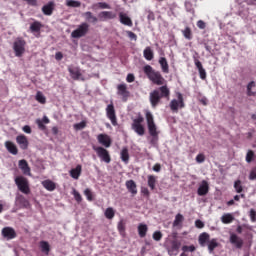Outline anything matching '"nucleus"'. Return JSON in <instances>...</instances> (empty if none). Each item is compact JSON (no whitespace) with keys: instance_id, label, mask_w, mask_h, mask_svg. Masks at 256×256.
Here are the masks:
<instances>
[{"instance_id":"c03bdc74","label":"nucleus","mask_w":256,"mask_h":256,"mask_svg":"<svg viewBox=\"0 0 256 256\" xmlns=\"http://www.w3.org/2000/svg\"><path fill=\"white\" fill-rule=\"evenodd\" d=\"M111 9V6L105 2H98L96 4H93L92 9Z\"/></svg>"},{"instance_id":"c85d7f7f","label":"nucleus","mask_w":256,"mask_h":256,"mask_svg":"<svg viewBox=\"0 0 256 256\" xmlns=\"http://www.w3.org/2000/svg\"><path fill=\"white\" fill-rule=\"evenodd\" d=\"M41 252L44 253V255H49L51 251V245H49V242L42 240L39 243Z\"/></svg>"},{"instance_id":"13d9d810","label":"nucleus","mask_w":256,"mask_h":256,"mask_svg":"<svg viewBox=\"0 0 256 256\" xmlns=\"http://www.w3.org/2000/svg\"><path fill=\"white\" fill-rule=\"evenodd\" d=\"M196 161L198 163H204L205 162V154L200 153L196 156Z\"/></svg>"},{"instance_id":"7c9ffc66","label":"nucleus","mask_w":256,"mask_h":256,"mask_svg":"<svg viewBox=\"0 0 256 256\" xmlns=\"http://www.w3.org/2000/svg\"><path fill=\"white\" fill-rule=\"evenodd\" d=\"M68 71H69L72 79H74V81H77L81 78V70H79L78 67L68 68Z\"/></svg>"},{"instance_id":"423d86ee","label":"nucleus","mask_w":256,"mask_h":256,"mask_svg":"<svg viewBox=\"0 0 256 256\" xmlns=\"http://www.w3.org/2000/svg\"><path fill=\"white\" fill-rule=\"evenodd\" d=\"M93 151H95L101 161L107 164L111 163V154H109L107 149L101 146H93Z\"/></svg>"},{"instance_id":"4468645a","label":"nucleus","mask_w":256,"mask_h":256,"mask_svg":"<svg viewBox=\"0 0 256 256\" xmlns=\"http://www.w3.org/2000/svg\"><path fill=\"white\" fill-rule=\"evenodd\" d=\"M2 236L8 240L15 239V237H17V232L11 227H4L2 229Z\"/></svg>"},{"instance_id":"0e129e2a","label":"nucleus","mask_w":256,"mask_h":256,"mask_svg":"<svg viewBox=\"0 0 256 256\" xmlns=\"http://www.w3.org/2000/svg\"><path fill=\"white\" fill-rule=\"evenodd\" d=\"M127 83H133L135 81V75L133 74H128L126 77Z\"/></svg>"},{"instance_id":"8fccbe9b","label":"nucleus","mask_w":256,"mask_h":256,"mask_svg":"<svg viewBox=\"0 0 256 256\" xmlns=\"http://www.w3.org/2000/svg\"><path fill=\"white\" fill-rule=\"evenodd\" d=\"M87 127L86 121H81L80 123L74 124L75 131H81Z\"/></svg>"},{"instance_id":"603ef678","label":"nucleus","mask_w":256,"mask_h":256,"mask_svg":"<svg viewBox=\"0 0 256 256\" xmlns=\"http://www.w3.org/2000/svg\"><path fill=\"white\" fill-rule=\"evenodd\" d=\"M67 7H81V2L76 0H68L66 2Z\"/></svg>"},{"instance_id":"9b49d317","label":"nucleus","mask_w":256,"mask_h":256,"mask_svg":"<svg viewBox=\"0 0 256 256\" xmlns=\"http://www.w3.org/2000/svg\"><path fill=\"white\" fill-rule=\"evenodd\" d=\"M117 95L122 98V101H127L129 99V90H127V84H119L117 86Z\"/></svg>"},{"instance_id":"3c124183","label":"nucleus","mask_w":256,"mask_h":256,"mask_svg":"<svg viewBox=\"0 0 256 256\" xmlns=\"http://www.w3.org/2000/svg\"><path fill=\"white\" fill-rule=\"evenodd\" d=\"M254 157H255V152H253V150H248V152L246 154V162L247 163H252Z\"/></svg>"},{"instance_id":"412c9836","label":"nucleus","mask_w":256,"mask_h":256,"mask_svg":"<svg viewBox=\"0 0 256 256\" xmlns=\"http://www.w3.org/2000/svg\"><path fill=\"white\" fill-rule=\"evenodd\" d=\"M181 247V243L177 241H172L171 247L168 248L169 255H177L179 253V249Z\"/></svg>"},{"instance_id":"774afa93","label":"nucleus","mask_w":256,"mask_h":256,"mask_svg":"<svg viewBox=\"0 0 256 256\" xmlns=\"http://www.w3.org/2000/svg\"><path fill=\"white\" fill-rule=\"evenodd\" d=\"M199 101L204 105L207 106L209 103V100H207V97L203 96L199 99Z\"/></svg>"},{"instance_id":"2eb2a0df","label":"nucleus","mask_w":256,"mask_h":256,"mask_svg":"<svg viewBox=\"0 0 256 256\" xmlns=\"http://www.w3.org/2000/svg\"><path fill=\"white\" fill-rule=\"evenodd\" d=\"M16 142L20 146V149H22L23 151L29 148V140H27V136L25 135H18L16 137Z\"/></svg>"},{"instance_id":"338daca9","label":"nucleus","mask_w":256,"mask_h":256,"mask_svg":"<svg viewBox=\"0 0 256 256\" xmlns=\"http://www.w3.org/2000/svg\"><path fill=\"white\" fill-rule=\"evenodd\" d=\"M197 27H198L199 29H205V27H207V25L205 24V22H204L203 20H199V21L197 22Z\"/></svg>"},{"instance_id":"6ab92c4d","label":"nucleus","mask_w":256,"mask_h":256,"mask_svg":"<svg viewBox=\"0 0 256 256\" xmlns=\"http://www.w3.org/2000/svg\"><path fill=\"white\" fill-rule=\"evenodd\" d=\"M197 193L199 197H204V195H207V193H209V183L203 180L200 186L198 187Z\"/></svg>"},{"instance_id":"5701e85b","label":"nucleus","mask_w":256,"mask_h":256,"mask_svg":"<svg viewBox=\"0 0 256 256\" xmlns=\"http://www.w3.org/2000/svg\"><path fill=\"white\" fill-rule=\"evenodd\" d=\"M48 123H51V121L47 116H43L42 119L36 120V124L38 125V128L40 129V131H45V129H47V126L45 125H48Z\"/></svg>"},{"instance_id":"ddd939ff","label":"nucleus","mask_w":256,"mask_h":256,"mask_svg":"<svg viewBox=\"0 0 256 256\" xmlns=\"http://www.w3.org/2000/svg\"><path fill=\"white\" fill-rule=\"evenodd\" d=\"M194 63L196 68L198 69L200 79H202V81H205L207 79V72L205 71V68H203V64L201 63V61H199V59H197V57H194Z\"/></svg>"},{"instance_id":"09e8293b","label":"nucleus","mask_w":256,"mask_h":256,"mask_svg":"<svg viewBox=\"0 0 256 256\" xmlns=\"http://www.w3.org/2000/svg\"><path fill=\"white\" fill-rule=\"evenodd\" d=\"M234 189L236 193H243V185L241 184V180H236L234 182Z\"/></svg>"},{"instance_id":"a878e982","label":"nucleus","mask_w":256,"mask_h":256,"mask_svg":"<svg viewBox=\"0 0 256 256\" xmlns=\"http://www.w3.org/2000/svg\"><path fill=\"white\" fill-rule=\"evenodd\" d=\"M119 17L120 23H122V25H127V27H133V21L129 18V16H127V14L120 12Z\"/></svg>"},{"instance_id":"37998d69","label":"nucleus","mask_w":256,"mask_h":256,"mask_svg":"<svg viewBox=\"0 0 256 256\" xmlns=\"http://www.w3.org/2000/svg\"><path fill=\"white\" fill-rule=\"evenodd\" d=\"M184 220L185 218L183 217V214H177L173 222V227H179V225H181V223H183Z\"/></svg>"},{"instance_id":"bf43d9fd","label":"nucleus","mask_w":256,"mask_h":256,"mask_svg":"<svg viewBox=\"0 0 256 256\" xmlns=\"http://www.w3.org/2000/svg\"><path fill=\"white\" fill-rule=\"evenodd\" d=\"M126 33H127V36L129 37V39H131V41L137 40V34H135L134 32L127 31Z\"/></svg>"},{"instance_id":"052dcab7","label":"nucleus","mask_w":256,"mask_h":256,"mask_svg":"<svg viewBox=\"0 0 256 256\" xmlns=\"http://www.w3.org/2000/svg\"><path fill=\"white\" fill-rule=\"evenodd\" d=\"M141 193H142V195H144V197H149L151 195V193L149 192V188H147V187H142Z\"/></svg>"},{"instance_id":"b1692460","label":"nucleus","mask_w":256,"mask_h":256,"mask_svg":"<svg viewBox=\"0 0 256 256\" xmlns=\"http://www.w3.org/2000/svg\"><path fill=\"white\" fill-rule=\"evenodd\" d=\"M5 147L7 151L11 153V155H17V153H19V149H17V145H15V143L11 141H6Z\"/></svg>"},{"instance_id":"a18cd8bd","label":"nucleus","mask_w":256,"mask_h":256,"mask_svg":"<svg viewBox=\"0 0 256 256\" xmlns=\"http://www.w3.org/2000/svg\"><path fill=\"white\" fill-rule=\"evenodd\" d=\"M104 215L106 219H113V217H115V210L112 207H109L105 210Z\"/></svg>"},{"instance_id":"ea45409f","label":"nucleus","mask_w":256,"mask_h":256,"mask_svg":"<svg viewBox=\"0 0 256 256\" xmlns=\"http://www.w3.org/2000/svg\"><path fill=\"white\" fill-rule=\"evenodd\" d=\"M117 229L122 237H125L126 223L125 220H120L117 225Z\"/></svg>"},{"instance_id":"6e6d98bb","label":"nucleus","mask_w":256,"mask_h":256,"mask_svg":"<svg viewBox=\"0 0 256 256\" xmlns=\"http://www.w3.org/2000/svg\"><path fill=\"white\" fill-rule=\"evenodd\" d=\"M73 196H74L75 201H77V203H81V201H83V197L75 189L73 190Z\"/></svg>"},{"instance_id":"393cba45","label":"nucleus","mask_w":256,"mask_h":256,"mask_svg":"<svg viewBox=\"0 0 256 256\" xmlns=\"http://www.w3.org/2000/svg\"><path fill=\"white\" fill-rule=\"evenodd\" d=\"M83 171V168L81 165H77L75 168L70 170V177H72V179H79V177H81V173Z\"/></svg>"},{"instance_id":"58836bf2","label":"nucleus","mask_w":256,"mask_h":256,"mask_svg":"<svg viewBox=\"0 0 256 256\" xmlns=\"http://www.w3.org/2000/svg\"><path fill=\"white\" fill-rule=\"evenodd\" d=\"M235 220V218L233 217L232 214H224L222 217H221V221L222 223H224V225H229V223H233V221Z\"/></svg>"},{"instance_id":"1a4fd4ad","label":"nucleus","mask_w":256,"mask_h":256,"mask_svg":"<svg viewBox=\"0 0 256 256\" xmlns=\"http://www.w3.org/2000/svg\"><path fill=\"white\" fill-rule=\"evenodd\" d=\"M143 121H145L143 116H138L136 119L133 120L132 123L133 131H135V133H137V135H139L140 137H143V135H145V127L143 126Z\"/></svg>"},{"instance_id":"2f4dec72","label":"nucleus","mask_w":256,"mask_h":256,"mask_svg":"<svg viewBox=\"0 0 256 256\" xmlns=\"http://www.w3.org/2000/svg\"><path fill=\"white\" fill-rule=\"evenodd\" d=\"M42 185L47 191H55V189H57V185L51 180H44Z\"/></svg>"},{"instance_id":"e2e57ef3","label":"nucleus","mask_w":256,"mask_h":256,"mask_svg":"<svg viewBox=\"0 0 256 256\" xmlns=\"http://www.w3.org/2000/svg\"><path fill=\"white\" fill-rule=\"evenodd\" d=\"M195 227H197V229H203V227H205V223H203L201 220H196Z\"/></svg>"},{"instance_id":"79ce46f5","label":"nucleus","mask_w":256,"mask_h":256,"mask_svg":"<svg viewBox=\"0 0 256 256\" xmlns=\"http://www.w3.org/2000/svg\"><path fill=\"white\" fill-rule=\"evenodd\" d=\"M253 87H255V81H251L248 85H247V95L248 97H256V92H253L251 89H253Z\"/></svg>"},{"instance_id":"bb28decb","label":"nucleus","mask_w":256,"mask_h":256,"mask_svg":"<svg viewBox=\"0 0 256 256\" xmlns=\"http://www.w3.org/2000/svg\"><path fill=\"white\" fill-rule=\"evenodd\" d=\"M126 189H128L129 193L132 195H137V184L133 180L126 181Z\"/></svg>"},{"instance_id":"4be33fe9","label":"nucleus","mask_w":256,"mask_h":256,"mask_svg":"<svg viewBox=\"0 0 256 256\" xmlns=\"http://www.w3.org/2000/svg\"><path fill=\"white\" fill-rule=\"evenodd\" d=\"M98 17L107 21L109 19H115L117 14L113 11H102L99 13Z\"/></svg>"},{"instance_id":"0eeeda50","label":"nucleus","mask_w":256,"mask_h":256,"mask_svg":"<svg viewBox=\"0 0 256 256\" xmlns=\"http://www.w3.org/2000/svg\"><path fill=\"white\" fill-rule=\"evenodd\" d=\"M27 42L23 38H17L13 43V50L16 57H23Z\"/></svg>"},{"instance_id":"69168bd1","label":"nucleus","mask_w":256,"mask_h":256,"mask_svg":"<svg viewBox=\"0 0 256 256\" xmlns=\"http://www.w3.org/2000/svg\"><path fill=\"white\" fill-rule=\"evenodd\" d=\"M84 17L86 19V21H91L92 17H93V13L92 12H85L84 14Z\"/></svg>"},{"instance_id":"f704fd0d","label":"nucleus","mask_w":256,"mask_h":256,"mask_svg":"<svg viewBox=\"0 0 256 256\" xmlns=\"http://www.w3.org/2000/svg\"><path fill=\"white\" fill-rule=\"evenodd\" d=\"M209 253H213L217 247H219V242L217 241V238H213L208 242L207 244Z\"/></svg>"},{"instance_id":"6e6552de","label":"nucleus","mask_w":256,"mask_h":256,"mask_svg":"<svg viewBox=\"0 0 256 256\" xmlns=\"http://www.w3.org/2000/svg\"><path fill=\"white\" fill-rule=\"evenodd\" d=\"M89 33V25L87 22H83L78 26V28L71 33L72 39H81V37H85Z\"/></svg>"},{"instance_id":"c9c22d12","label":"nucleus","mask_w":256,"mask_h":256,"mask_svg":"<svg viewBox=\"0 0 256 256\" xmlns=\"http://www.w3.org/2000/svg\"><path fill=\"white\" fill-rule=\"evenodd\" d=\"M16 203L20 205V207H27L29 205V200L20 194L16 196Z\"/></svg>"},{"instance_id":"20e7f679","label":"nucleus","mask_w":256,"mask_h":256,"mask_svg":"<svg viewBox=\"0 0 256 256\" xmlns=\"http://www.w3.org/2000/svg\"><path fill=\"white\" fill-rule=\"evenodd\" d=\"M15 185L18 190L24 195H29L31 193V187L29 186V179L25 176H17L15 179Z\"/></svg>"},{"instance_id":"7ed1b4c3","label":"nucleus","mask_w":256,"mask_h":256,"mask_svg":"<svg viewBox=\"0 0 256 256\" xmlns=\"http://www.w3.org/2000/svg\"><path fill=\"white\" fill-rule=\"evenodd\" d=\"M144 73L154 85H163L165 78L161 75V72L155 71L151 65L144 66Z\"/></svg>"},{"instance_id":"aec40b11","label":"nucleus","mask_w":256,"mask_h":256,"mask_svg":"<svg viewBox=\"0 0 256 256\" xmlns=\"http://www.w3.org/2000/svg\"><path fill=\"white\" fill-rule=\"evenodd\" d=\"M53 11H55V2L50 1L46 5L42 7V13L47 16L53 15Z\"/></svg>"},{"instance_id":"39448f33","label":"nucleus","mask_w":256,"mask_h":256,"mask_svg":"<svg viewBox=\"0 0 256 256\" xmlns=\"http://www.w3.org/2000/svg\"><path fill=\"white\" fill-rule=\"evenodd\" d=\"M169 107L172 113H179V109H185V100L183 99V94L178 93L177 99L171 100Z\"/></svg>"},{"instance_id":"4c0bfd02","label":"nucleus","mask_w":256,"mask_h":256,"mask_svg":"<svg viewBox=\"0 0 256 256\" xmlns=\"http://www.w3.org/2000/svg\"><path fill=\"white\" fill-rule=\"evenodd\" d=\"M143 55H144V58L146 59V61H153L154 54H153V50L151 49V47H146L144 49Z\"/></svg>"},{"instance_id":"cd10ccee","label":"nucleus","mask_w":256,"mask_h":256,"mask_svg":"<svg viewBox=\"0 0 256 256\" xmlns=\"http://www.w3.org/2000/svg\"><path fill=\"white\" fill-rule=\"evenodd\" d=\"M41 29H43V24L39 21H34L30 24L31 33H41Z\"/></svg>"},{"instance_id":"680f3d73","label":"nucleus","mask_w":256,"mask_h":256,"mask_svg":"<svg viewBox=\"0 0 256 256\" xmlns=\"http://www.w3.org/2000/svg\"><path fill=\"white\" fill-rule=\"evenodd\" d=\"M249 179L250 181H255L256 179V168H253L250 172V175H249Z\"/></svg>"},{"instance_id":"9d476101","label":"nucleus","mask_w":256,"mask_h":256,"mask_svg":"<svg viewBox=\"0 0 256 256\" xmlns=\"http://www.w3.org/2000/svg\"><path fill=\"white\" fill-rule=\"evenodd\" d=\"M106 116L109 119V121H111V124L114 127H117V113L115 112V105H113V103L109 104L106 107Z\"/></svg>"},{"instance_id":"864d4df0","label":"nucleus","mask_w":256,"mask_h":256,"mask_svg":"<svg viewBox=\"0 0 256 256\" xmlns=\"http://www.w3.org/2000/svg\"><path fill=\"white\" fill-rule=\"evenodd\" d=\"M84 195L88 201H93V192H91V189H89V188L85 189Z\"/></svg>"},{"instance_id":"f8f14e48","label":"nucleus","mask_w":256,"mask_h":256,"mask_svg":"<svg viewBox=\"0 0 256 256\" xmlns=\"http://www.w3.org/2000/svg\"><path fill=\"white\" fill-rule=\"evenodd\" d=\"M98 143L100 145H103V147H106V149H109L111 147V137L107 134H99L97 136Z\"/></svg>"},{"instance_id":"a211bd4d","label":"nucleus","mask_w":256,"mask_h":256,"mask_svg":"<svg viewBox=\"0 0 256 256\" xmlns=\"http://www.w3.org/2000/svg\"><path fill=\"white\" fill-rule=\"evenodd\" d=\"M230 243L234 245L236 249H241L243 247V239L237 236V234L230 235Z\"/></svg>"},{"instance_id":"f257e3e1","label":"nucleus","mask_w":256,"mask_h":256,"mask_svg":"<svg viewBox=\"0 0 256 256\" xmlns=\"http://www.w3.org/2000/svg\"><path fill=\"white\" fill-rule=\"evenodd\" d=\"M170 96L171 90H169V87L167 85L161 86L150 93V103L155 109L161 103V99H169Z\"/></svg>"},{"instance_id":"dca6fc26","label":"nucleus","mask_w":256,"mask_h":256,"mask_svg":"<svg viewBox=\"0 0 256 256\" xmlns=\"http://www.w3.org/2000/svg\"><path fill=\"white\" fill-rule=\"evenodd\" d=\"M18 167L21 169L23 175H28L31 177V168L29 167V163H27V160L22 159L18 162Z\"/></svg>"},{"instance_id":"c756f323","label":"nucleus","mask_w":256,"mask_h":256,"mask_svg":"<svg viewBox=\"0 0 256 256\" xmlns=\"http://www.w3.org/2000/svg\"><path fill=\"white\" fill-rule=\"evenodd\" d=\"M120 158L121 161H123V163H125V165H127L129 163V148L127 147H123L121 152H120Z\"/></svg>"},{"instance_id":"49530a36","label":"nucleus","mask_w":256,"mask_h":256,"mask_svg":"<svg viewBox=\"0 0 256 256\" xmlns=\"http://www.w3.org/2000/svg\"><path fill=\"white\" fill-rule=\"evenodd\" d=\"M36 101H38V103H41L42 105H45V103H47V99L41 92H37Z\"/></svg>"},{"instance_id":"e433bc0d","label":"nucleus","mask_w":256,"mask_h":256,"mask_svg":"<svg viewBox=\"0 0 256 256\" xmlns=\"http://www.w3.org/2000/svg\"><path fill=\"white\" fill-rule=\"evenodd\" d=\"M156 185H157V176L148 175V187H150L151 191H155Z\"/></svg>"},{"instance_id":"f3484780","label":"nucleus","mask_w":256,"mask_h":256,"mask_svg":"<svg viewBox=\"0 0 256 256\" xmlns=\"http://www.w3.org/2000/svg\"><path fill=\"white\" fill-rule=\"evenodd\" d=\"M210 241H211V236L207 232L201 233L198 237V243L200 247H207Z\"/></svg>"},{"instance_id":"4d7b16f0","label":"nucleus","mask_w":256,"mask_h":256,"mask_svg":"<svg viewBox=\"0 0 256 256\" xmlns=\"http://www.w3.org/2000/svg\"><path fill=\"white\" fill-rule=\"evenodd\" d=\"M249 217H250V221L252 223L256 222V212H255V209H250Z\"/></svg>"},{"instance_id":"473e14b6","label":"nucleus","mask_w":256,"mask_h":256,"mask_svg":"<svg viewBox=\"0 0 256 256\" xmlns=\"http://www.w3.org/2000/svg\"><path fill=\"white\" fill-rule=\"evenodd\" d=\"M147 231H149V228L147 227L146 224L138 225V235L139 237H141V239L147 236Z\"/></svg>"},{"instance_id":"de8ad7c7","label":"nucleus","mask_w":256,"mask_h":256,"mask_svg":"<svg viewBox=\"0 0 256 256\" xmlns=\"http://www.w3.org/2000/svg\"><path fill=\"white\" fill-rule=\"evenodd\" d=\"M182 251L184 253H193V252L197 251V248L195 247V245H190V246L184 245L182 247Z\"/></svg>"},{"instance_id":"a19ab883","label":"nucleus","mask_w":256,"mask_h":256,"mask_svg":"<svg viewBox=\"0 0 256 256\" xmlns=\"http://www.w3.org/2000/svg\"><path fill=\"white\" fill-rule=\"evenodd\" d=\"M182 35L188 41H191V39H193V32L191 31V29L189 27H186L184 30H182Z\"/></svg>"},{"instance_id":"72a5a7b5","label":"nucleus","mask_w":256,"mask_h":256,"mask_svg":"<svg viewBox=\"0 0 256 256\" xmlns=\"http://www.w3.org/2000/svg\"><path fill=\"white\" fill-rule=\"evenodd\" d=\"M159 65H160L163 73H169V63L167 62V58L161 57L159 59Z\"/></svg>"},{"instance_id":"f03ea898","label":"nucleus","mask_w":256,"mask_h":256,"mask_svg":"<svg viewBox=\"0 0 256 256\" xmlns=\"http://www.w3.org/2000/svg\"><path fill=\"white\" fill-rule=\"evenodd\" d=\"M146 122L149 135L152 136L150 143L151 145H157V141H159V131L157 130V124H155V119L151 112H146Z\"/></svg>"},{"instance_id":"5fc2aeb1","label":"nucleus","mask_w":256,"mask_h":256,"mask_svg":"<svg viewBox=\"0 0 256 256\" xmlns=\"http://www.w3.org/2000/svg\"><path fill=\"white\" fill-rule=\"evenodd\" d=\"M152 237L154 241H161V239H163V233H161V231H155Z\"/></svg>"}]
</instances>
